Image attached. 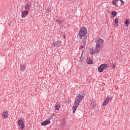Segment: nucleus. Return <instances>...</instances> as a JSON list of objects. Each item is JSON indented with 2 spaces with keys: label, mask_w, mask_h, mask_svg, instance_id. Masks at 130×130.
Here are the masks:
<instances>
[{
  "label": "nucleus",
  "mask_w": 130,
  "mask_h": 130,
  "mask_svg": "<svg viewBox=\"0 0 130 130\" xmlns=\"http://www.w3.org/2000/svg\"><path fill=\"white\" fill-rule=\"evenodd\" d=\"M118 18H116L115 19V24H118Z\"/></svg>",
  "instance_id": "b1692460"
},
{
  "label": "nucleus",
  "mask_w": 130,
  "mask_h": 130,
  "mask_svg": "<svg viewBox=\"0 0 130 130\" xmlns=\"http://www.w3.org/2000/svg\"><path fill=\"white\" fill-rule=\"evenodd\" d=\"M96 43V50H92V54H95V53H99V52H100V49L103 47V43H104V41H103L102 39L99 38L97 40Z\"/></svg>",
  "instance_id": "f257e3e1"
},
{
  "label": "nucleus",
  "mask_w": 130,
  "mask_h": 130,
  "mask_svg": "<svg viewBox=\"0 0 130 130\" xmlns=\"http://www.w3.org/2000/svg\"><path fill=\"white\" fill-rule=\"evenodd\" d=\"M80 61L82 62L83 60H84V58H83V53L81 54V56L80 57Z\"/></svg>",
  "instance_id": "4be33fe9"
},
{
  "label": "nucleus",
  "mask_w": 130,
  "mask_h": 130,
  "mask_svg": "<svg viewBox=\"0 0 130 130\" xmlns=\"http://www.w3.org/2000/svg\"><path fill=\"white\" fill-rule=\"evenodd\" d=\"M117 2H118V0H113L112 4L115 7H118V5H116Z\"/></svg>",
  "instance_id": "2eb2a0df"
},
{
  "label": "nucleus",
  "mask_w": 130,
  "mask_h": 130,
  "mask_svg": "<svg viewBox=\"0 0 130 130\" xmlns=\"http://www.w3.org/2000/svg\"><path fill=\"white\" fill-rule=\"evenodd\" d=\"M56 22H57L59 25H60L62 23V20H59L58 19H55Z\"/></svg>",
  "instance_id": "412c9836"
},
{
  "label": "nucleus",
  "mask_w": 130,
  "mask_h": 130,
  "mask_svg": "<svg viewBox=\"0 0 130 130\" xmlns=\"http://www.w3.org/2000/svg\"><path fill=\"white\" fill-rule=\"evenodd\" d=\"M61 106H60V104H58V103H56L55 105V108L56 110H59V109L60 108Z\"/></svg>",
  "instance_id": "ddd939ff"
},
{
  "label": "nucleus",
  "mask_w": 130,
  "mask_h": 130,
  "mask_svg": "<svg viewBox=\"0 0 130 130\" xmlns=\"http://www.w3.org/2000/svg\"><path fill=\"white\" fill-rule=\"evenodd\" d=\"M78 106H79L74 104L73 108H73V113H75L76 109H77V108H78Z\"/></svg>",
  "instance_id": "4468645a"
},
{
  "label": "nucleus",
  "mask_w": 130,
  "mask_h": 130,
  "mask_svg": "<svg viewBox=\"0 0 130 130\" xmlns=\"http://www.w3.org/2000/svg\"><path fill=\"white\" fill-rule=\"evenodd\" d=\"M87 34H88V30L87 29V28L82 26L78 31V36L79 39H82V40L84 39H87L88 37Z\"/></svg>",
  "instance_id": "f03ea898"
},
{
  "label": "nucleus",
  "mask_w": 130,
  "mask_h": 130,
  "mask_svg": "<svg viewBox=\"0 0 130 130\" xmlns=\"http://www.w3.org/2000/svg\"><path fill=\"white\" fill-rule=\"evenodd\" d=\"M46 13L47 14V15H48V14H49V13H50V10H49V9H47L46 11Z\"/></svg>",
  "instance_id": "a878e982"
},
{
  "label": "nucleus",
  "mask_w": 130,
  "mask_h": 130,
  "mask_svg": "<svg viewBox=\"0 0 130 130\" xmlns=\"http://www.w3.org/2000/svg\"><path fill=\"white\" fill-rule=\"evenodd\" d=\"M30 8H31V4H26L25 5V10L26 11H30Z\"/></svg>",
  "instance_id": "9d476101"
},
{
  "label": "nucleus",
  "mask_w": 130,
  "mask_h": 130,
  "mask_svg": "<svg viewBox=\"0 0 130 130\" xmlns=\"http://www.w3.org/2000/svg\"><path fill=\"white\" fill-rule=\"evenodd\" d=\"M53 116H54V113L52 114L50 117H49L48 118V121H50V120H51L53 117Z\"/></svg>",
  "instance_id": "6ab92c4d"
},
{
  "label": "nucleus",
  "mask_w": 130,
  "mask_h": 130,
  "mask_svg": "<svg viewBox=\"0 0 130 130\" xmlns=\"http://www.w3.org/2000/svg\"><path fill=\"white\" fill-rule=\"evenodd\" d=\"M83 98H84V96L83 95L78 94L76 98V100L74 102V105L79 106V104H80V103L83 100Z\"/></svg>",
  "instance_id": "7ed1b4c3"
},
{
  "label": "nucleus",
  "mask_w": 130,
  "mask_h": 130,
  "mask_svg": "<svg viewBox=\"0 0 130 130\" xmlns=\"http://www.w3.org/2000/svg\"><path fill=\"white\" fill-rule=\"evenodd\" d=\"M61 46V41L58 40L56 42L53 43L52 46L54 48H57V47H60Z\"/></svg>",
  "instance_id": "423d86ee"
},
{
  "label": "nucleus",
  "mask_w": 130,
  "mask_h": 130,
  "mask_svg": "<svg viewBox=\"0 0 130 130\" xmlns=\"http://www.w3.org/2000/svg\"><path fill=\"white\" fill-rule=\"evenodd\" d=\"M82 42L84 46H86V43H87V39L82 40Z\"/></svg>",
  "instance_id": "a211bd4d"
},
{
  "label": "nucleus",
  "mask_w": 130,
  "mask_h": 130,
  "mask_svg": "<svg viewBox=\"0 0 130 130\" xmlns=\"http://www.w3.org/2000/svg\"><path fill=\"white\" fill-rule=\"evenodd\" d=\"M106 68H107V65L106 64V63H103L101 64L98 68L99 72L102 73L103 71H104V70L106 69Z\"/></svg>",
  "instance_id": "20e7f679"
},
{
  "label": "nucleus",
  "mask_w": 130,
  "mask_h": 130,
  "mask_svg": "<svg viewBox=\"0 0 130 130\" xmlns=\"http://www.w3.org/2000/svg\"><path fill=\"white\" fill-rule=\"evenodd\" d=\"M2 116L4 118H8L9 117V112L7 111H4L3 112Z\"/></svg>",
  "instance_id": "1a4fd4ad"
},
{
  "label": "nucleus",
  "mask_w": 130,
  "mask_h": 130,
  "mask_svg": "<svg viewBox=\"0 0 130 130\" xmlns=\"http://www.w3.org/2000/svg\"><path fill=\"white\" fill-rule=\"evenodd\" d=\"M21 14L22 18H25V17H27V16H28V14H29V11L25 10L24 11H22Z\"/></svg>",
  "instance_id": "6e6552de"
},
{
  "label": "nucleus",
  "mask_w": 130,
  "mask_h": 130,
  "mask_svg": "<svg viewBox=\"0 0 130 130\" xmlns=\"http://www.w3.org/2000/svg\"><path fill=\"white\" fill-rule=\"evenodd\" d=\"M118 1H120V2H121V6H122V5H124V2H123V1L122 0H118Z\"/></svg>",
  "instance_id": "393cba45"
},
{
  "label": "nucleus",
  "mask_w": 130,
  "mask_h": 130,
  "mask_svg": "<svg viewBox=\"0 0 130 130\" xmlns=\"http://www.w3.org/2000/svg\"><path fill=\"white\" fill-rule=\"evenodd\" d=\"M112 15L113 17H115V16H116V15H117V13H116V11H112Z\"/></svg>",
  "instance_id": "aec40b11"
},
{
  "label": "nucleus",
  "mask_w": 130,
  "mask_h": 130,
  "mask_svg": "<svg viewBox=\"0 0 130 130\" xmlns=\"http://www.w3.org/2000/svg\"><path fill=\"white\" fill-rule=\"evenodd\" d=\"M111 100H112V96H108L106 98L102 104L103 106H106V105L109 103V101H111Z\"/></svg>",
  "instance_id": "39448f33"
},
{
  "label": "nucleus",
  "mask_w": 130,
  "mask_h": 130,
  "mask_svg": "<svg viewBox=\"0 0 130 130\" xmlns=\"http://www.w3.org/2000/svg\"><path fill=\"white\" fill-rule=\"evenodd\" d=\"M129 20L128 19L125 21V25L126 27H128V25L129 24Z\"/></svg>",
  "instance_id": "f3484780"
},
{
  "label": "nucleus",
  "mask_w": 130,
  "mask_h": 130,
  "mask_svg": "<svg viewBox=\"0 0 130 130\" xmlns=\"http://www.w3.org/2000/svg\"><path fill=\"white\" fill-rule=\"evenodd\" d=\"M18 125H21V129H24L25 127V124H24V121L22 120H19L18 121Z\"/></svg>",
  "instance_id": "0eeeda50"
},
{
  "label": "nucleus",
  "mask_w": 130,
  "mask_h": 130,
  "mask_svg": "<svg viewBox=\"0 0 130 130\" xmlns=\"http://www.w3.org/2000/svg\"><path fill=\"white\" fill-rule=\"evenodd\" d=\"M66 35H64L63 36V38H66Z\"/></svg>",
  "instance_id": "c85d7f7f"
},
{
  "label": "nucleus",
  "mask_w": 130,
  "mask_h": 130,
  "mask_svg": "<svg viewBox=\"0 0 130 130\" xmlns=\"http://www.w3.org/2000/svg\"><path fill=\"white\" fill-rule=\"evenodd\" d=\"M88 64H93V61H92V60H91V59H90L88 60Z\"/></svg>",
  "instance_id": "5701e85b"
},
{
  "label": "nucleus",
  "mask_w": 130,
  "mask_h": 130,
  "mask_svg": "<svg viewBox=\"0 0 130 130\" xmlns=\"http://www.w3.org/2000/svg\"><path fill=\"white\" fill-rule=\"evenodd\" d=\"M111 67H112V69H115L116 66L115 65V64H113Z\"/></svg>",
  "instance_id": "bb28decb"
},
{
  "label": "nucleus",
  "mask_w": 130,
  "mask_h": 130,
  "mask_svg": "<svg viewBox=\"0 0 130 130\" xmlns=\"http://www.w3.org/2000/svg\"><path fill=\"white\" fill-rule=\"evenodd\" d=\"M91 106H92V108H93V107H95V106H96V101H95V100H91Z\"/></svg>",
  "instance_id": "f8f14e48"
},
{
  "label": "nucleus",
  "mask_w": 130,
  "mask_h": 130,
  "mask_svg": "<svg viewBox=\"0 0 130 130\" xmlns=\"http://www.w3.org/2000/svg\"><path fill=\"white\" fill-rule=\"evenodd\" d=\"M47 124H50V121H48V120H46L45 121L41 123V125L43 126L47 125Z\"/></svg>",
  "instance_id": "9b49d317"
},
{
  "label": "nucleus",
  "mask_w": 130,
  "mask_h": 130,
  "mask_svg": "<svg viewBox=\"0 0 130 130\" xmlns=\"http://www.w3.org/2000/svg\"><path fill=\"white\" fill-rule=\"evenodd\" d=\"M84 46H83V45H81L80 46V49H81V48H84Z\"/></svg>",
  "instance_id": "cd10ccee"
},
{
  "label": "nucleus",
  "mask_w": 130,
  "mask_h": 130,
  "mask_svg": "<svg viewBox=\"0 0 130 130\" xmlns=\"http://www.w3.org/2000/svg\"><path fill=\"white\" fill-rule=\"evenodd\" d=\"M20 70H21V72H24V71H25V70H26L25 65H21L20 66Z\"/></svg>",
  "instance_id": "dca6fc26"
}]
</instances>
